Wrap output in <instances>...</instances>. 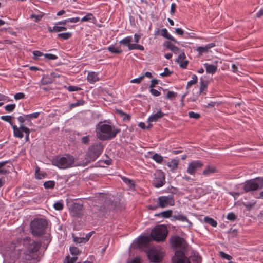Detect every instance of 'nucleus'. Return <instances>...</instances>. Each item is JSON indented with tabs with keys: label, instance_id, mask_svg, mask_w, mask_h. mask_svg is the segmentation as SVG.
<instances>
[{
	"label": "nucleus",
	"instance_id": "nucleus-1",
	"mask_svg": "<svg viewBox=\"0 0 263 263\" xmlns=\"http://www.w3.org/2000/svg\"><path fill=\"white\" fill-rule=\"evenodd\" d=\"M23 245L24 247L23 250L21 249H14L15 252H18V258L21 257L25 260H31L37 257L36 253L39 251L41 245L29 237L23 240Z\"/></svg>",
	"mask_w": 263,
	"mask_h": 263
},
{
	"label": "nucleus",
	"instance_id": "nucleus-2",
	"mask_svg": "<svg viewBox=\"0 0 263 263\" xmlns=\"http://www.w3.org/2000/svg\"><path fill=\"white\" fill-rule=\"evenodd\" d=\"M120 129L115 126L100 122L96 126L97 137L101 140H108L116 137Z\"/></svg>",
	"mask_w": 263,
	"mask_h": 263
},
{
	"label": "nucleus",
	"instance_id": "nucleus-3",
	"mask_svg": "<svg viewBox=\"0 0 263 263\" xmlns=\"http://www.w3.org/2000/svg\"><path fill=\"white\" fill-rule=\"evenodd\" d=\"M103 148V144L100 142L92 144L88 148L86 155V161L79 165L85 166L90 162L95 161L102 153Z\"/></svg>",
	"mask_w": 263,
	"mask_h": 263
},
{
	"label": "nucleus",
	"instance_id": "nucleus-4",
	"mask_svg": "<svg viewBox=\"0 0 263 263\" xmlns=\"http://www.w3.org/2000/svg\"><path fill=\"white\" fill-rule=\"evenodd\" d=\"M52 164L60 169H66L75 166L74 159L70 155L56 157L53 159Z\"/></svg>",
	"mask_w": 263,
	"mask_h": 263
},
{
	"label": "nucleus",
	"instance_id": "nucleus-5",
	"mask_svg": "<svg viewBox=\"0 0 263 263\" xmlns=\"http://www.w3.org/2000/svg\"><path fill=\"white\" fill-rule=\"evenodd\" d=\"M168 234V230L164 225H158L152 231L151 237L157 242L164 241Z\"/></svg>",
	"mask_w": 263,
	"mask_h": 263
},
{
	"label": "nucleus",
	"instance_id": "nucleus-6",
	"mask_svg": "<svg viewBox=\"0 0 263 263\" xmlns=\"http://www.w3.org/2000/svg\"><path fill=\"white\" fill-rule=\"evenodd\" d=\"M47 225V221L42 218L33 220L30 224L31 232L34 236H40L43 233Z\"/></svg>",
	"mask_w": 263,
	"mask_h": 263
},
{
	"label": "nucleus",
	"instance_id": "nucleus-7",
	"mask_svg": "<svg viewBox=\"0 0 263 263\" xmlns=\"http://www.w3.org/2000/svg\"><path fill=\"white\" fill-rule=\"evenodd\" d=\"M263 187V178L257 177L245 182L243 190L246 192L256 191Z\"/></svg>",
	"mask_w": 263,
	"mask_h": 263
},
{
	"label": "nucleus",
	"instance_id": "nucleus-8",
	"mask_svg": "<svg viewBox=\"0 0 263 263\" xmlns=\"http://www.w3.org/2000/svg\"><path fill=\"white\" fill-rule=\"evenodd\" d=\"M163 255V252L159 247L151 249L147 252L148 258L153 262H161Z\"/></svg>",
	"mask_w": 263,
	"mask_h": 263
},
{
	"label": "nucleus",
	"instance_id": "nucleus-9",
	"mask_svg": "<svg viewBox=\"0 0 263 263\" xmlns=\"http://www.w3.org/2000/svg\"><path fill=\"white\" fill-rule=\"evenodd\" d=\"M157 203L159 207L165 208L168 206H173L175 201L173 195L162 196L157 198Z\"/></svg>",
	"mask_w": 263,
	"mask_h": 263
},
{
	"label": "nucleus",
	"instance_id": "nucleus-10",
	"mask_svg": "<svg viewBox=\"0 0 263 263\" xmlns=\"http://www.w3.org/2000/svg\"><path fill=\"white\" fill-rule=\"evenodd\" d=\"M165 183L164 173L160 170H157L154 173V178L153 181V185L157 188L162 187Z\"/></svg>",
	"mask_w": 263,
	"mask_h": 263
},
{
	"label": "nucleus",
	"instance_id": "nucleus-11",
	"mask_svg": "<svg viewBox=\"0 0 263 263\" xmlns=\"http://www.w3.org/2000/svg\"><path fill=\"white\" fill-rule=\"evenodd\" d=\"M23 133L25 134V141H28L29 139V134L30 130L27 127H17V126L13 127L14 136L22 139L24 137Z\"/></svg>",
	"mask_w": 263,
	"mask_h": 263
},
{
	"label": "nucleus",
	"instance_id": "nucleus-12",
	"mask_svg": "<svg viewBox=\"0 0 263 263\" xmlns=\"http://www.w3.org/2000/svg\"><path fill=\"white\" fill-rule=\"evenodd\" d=\"M203 166L202 162L199 160L193 161L189 164L187 172L191 175H194L196 172Z\"/></svg>",
	"mask_w": 263,
	"mask_h": 263
},
{
	"label": "nucleus",
	"instance_id": "nucleus-13",
	"mask_svg": "<svg viewBox=\"0 0 263 263\" xmlns=\"http://www.w3.org/2000/svg\"><path fill=\"white\" fill-rule=\"evenodd\" d=\"M170 243L173 248H183L185 247L186 243L185 240L181 237L175 235L171 237Z\"/></svg>",
	"mask_w": 263,
	"mask_h": 263
},
{
	"label": "nucleus",
	"instance_id": "nucleus-14",
	"mask_svg": "<svg viewBox=\"0 0 263 263\" xmlns=\"http://www.w3.org/2000/svg\"><path fill=\"white\" fill-rule=\"evenodd\" d=\"M173 263H190L189 259L185 256L181 251H177L172 258Z\"/></svg>",
	"mask_w": 263,
	"mask_h": 263
},
{
	"label": "nucleus",
	"instance_id": "nucleus-15",
	"mask_svg": "<svg viewBox=\"0 0 263 263\" xmlns=\"http://www.w3.org/2000/svg\"><path fill=\"white\" fill-rule=\"evenodd\" d=\"M164 114L163 113L161 110L158 111L155 114H154L150 116L147 119V122L149 123L147 128H151L152 127V125L151 124V122H157L163 117Z\"/></svg>",
	"mask_w": 263,
	"mask_h": 263
},
{
	"label": "nucleus",
	"instance_id": "nucleus-16",
	"mask_svg": "<svg viewBox=\"0 0 263 263\" xmlns=\"http://www.w3.org/2000/svg\"><path fill=\"white\" fill-rule=\"evenodd\" d=\"M185 59L186 56L184 53L182 52L179 55L177 60V62L179 64L180 67L182 68H186L188 64V61Z\"/></svg>",
	"mask_w": 263,
	"mask_h": 263
},
{
	"label": "nucleus",
	"instance_id": "nucleus-17",
	"mask_svg": "<svg viewBox=\"0 0 263 263\" xmlns=\"http://www.w3.org/2000/svg\"><path fill=\"white\" fill-rule=\"evenodd\" d=\"M215 46V43H211L207 44L205 46L198 47L196 50L198 51L200 55H202L203 53H206L209 51V49L214 47Z\"/></svg>",
	"mask_w": 263,
	"mask_h": 263
},
{
	"label": "nucleus",
	"instance_id": "nucleus-18",
	"mask_svg": "<svg viewBox=\"0 0 263 263\" xmlns=\"http://www.w3.org/2000/svg\"><path fill=\"white\" fill-rule=\"evenodd\" d=\"M87 80L90 83H94L99 80L98 74L95 72H88Z\"/></svg>",
	"mask_w": 263,
	"mask_h": 263
},
{
	"label": "nucleus",
	"instance_id": "nucleus-19",
	"mask_svg": "<svg viewBox=\"0 0 263 263\" xmlns=\"http://www.w3.org/2000/svg\"><path fill=\"white\" fill-rule=\"evenodd\" d=\"M203 65L205 68L206 72L208 73L214 74L217 69V66L216 65L204 63Z\"/></svg>",
	"mask_w": 263,
	"mask_h": 263
},
{
	"label": "nucleus",
	"instance_id": "nucleus-20",
	"mask_svg": "<svg viewBox=\"0 0 263 263\" xmlns=\"http://www.w3.org/2000/svg\"><path fill=\"white\" fill-rule=\"evenodd\" d=\"M179 164V160L177 159H172L167 163L168 167L170 168L171 171L174 172L177 170Z\"/></svg>",
	"mask_w": 263,
	"mask_h": 263
},
{
	"label": "nucleus",
	"instance_id": "nucleus-21",
	"mask_svg": "<svg viewBox=\"0 0 263 263\" xmlns=\"http://www.w3.org/2000/svg\"><path fill=\"white\" fill-rule=\"evenodd\" d=\"M53 82V79L48 75H44L40 82V86H44Z\"/></svg>",
	"mask_w": 263,
	"mask_h": 263
},
{
	"label": "nucleus",
	"instance_id": "nucleus-22",
	"mask_svg": "<svg viewBox=\"0 0 263 263\" xmlns=\"http://www.w3.org/2000/svg\"><path fill=\"white\" fill-rule=\"evenodd\" d=\"M160 34L162 36L167 39L170 40L174 42H177L176 39L168 33L167 30L166 28L161 29Z\"/></svg>",
	"mask_w": 263,
	"mask_h": 263
},
{
	"label": "nucleus",
	"instance_id": "nucleus-23",
	"mask_svg": "<svg viewBox=\"0 0 263 263\" xmlns=\"http://www.w3.org/2000/svg\"><path fill=\"white\" fill-rule=\"evenodd\" d=\"M164 45L174 53L177 54L179 53V49L177 46L172 44L171 42H166L164 43Z\"/></svg>",
	"mask_w": 263,
	"mask_h": 263
},
{
	"label": "nucleus",
	"instance_id": "nucleus-24",
	"mask_svg": "<svg viewBox=\"0 0 263 263\" xmlns=\"http://www.w3.org/2000/svg\"><path fill=\"white\" fill-rule=\"evenodd\" d=\"M149 241V237L147 236H140L139 237L138 243L139 245H146Z\"/></svg>",
	"mask_w": 263,
	"mask_h": 263
},
{
	"label": "nucleus",
	"instance_id": "nucleus-25",
	"mask_svg": "<svg viewBox=\"0 0 263 263\" xmlns=\"http://www.w3.org/2000/svg\"><path fill=\"white\" fill-rule=\"evenodd\" d=\"M216 168L211 166H208L203 171V174L205 176H209L212 174L216 172Z\"/></svg>",
	"mask_w": 263,
	"mask_h": 263
},
{
	"label": "nucleus",
	"instance_id": "nucleus-26",
	"mask_svg": "<svg viewBox=\"0 0 263 263\" xmlns=\"http://www.w3.org/2000/svg\"><path fill=\"white\" fill-rule=\"evenodd\" d=\"M128 48L129 50H139L141 51H143L144 50V48L143 46L138 44L137 43H135V44L130 43V44L128 45Z\"/></svg>",
	"mask_w": 263,
	"mask_h": 263
},
{
	"label": "nucleus",
	"instance_id": "nucleus-27",
	"mask_svg": "<svg viewBox=\"0 0 263 263\" xmlns=\"http://www.w3.org/2000/svg\"><path fill=\"white\" fill-rule=\"evenodd\" d=\"M133 40V37L132 36H128L124 39H123L122 40H121L119 42L120 44H122L124 46H127L128 47V45L130 44L131 42Z\"/></svg>",
	"mask_w": 263,
	"mask_h": 263
},
{
	"label": "nucleus",
	"instance_id": "nucleus-28",
	"mask_svg": "<svg viewBox=\"0 0 263 263\" xmlns=\"http://www.w3.org/2000/svg\"><path fill=\"white\" fill-rule=\"evenodd\" d=\"M108 50L109 52L112 53H121L122 51L120 49L119 47L115 45H111L108 47Z\"/></svg>",
	"mask_w": 263,
	"mask_h": 263
},
{
	"label": "nucleus",
	"instance_id": "nucleus-29",
	"mask_svg": "<svg viewBox=\"0 0 263 263\" xmlns=\"http://www.w3.org/2000/svg\"><path fill=\"white\" fill-rule=\"evenodd\" d=\"M242 204L246 207L247 210L250 211L256 204V201L255 200H252L249 202H242Z\"/></svg>",
	"mask_w": 263,
	"mask_h": 263
},
{
	"label": "nucleus",
	"instance_id": "nucleus-30",
	"mask_svg": "<svg viewBox=\"0 0 263 263\" xmlns=\"http://www.w3.org/2000/svg\"><path fill=\"white\" fill-rule=\"evenodd\" d=\"M1 119L8 122L11 125L13 129V127L17 126L12 122V117L11 116H2L1 117Z\"/></svg>",
	"mask_w": 263,
	"mask_h": 263
},
{
	"label": "nucleus",
	"instance_id": "nucleus-31",
	"mask_svg": "<svg viewBox=\"0 0 263 263\" xmlns=\"http://www.w3.org/2000/svg\"><path fill=\"white\" fill-rule=\"evenodd\" d=\"M204 221L206 223H209V224L214 227H216L217 225L216 221H215L214 219L209 217L208 216L205 217L204 218Z\"/></svg>",
	"mask_w": 263,
	"mask_h": 263
},
{
	"label": "nucleus",
	"instance_id": "nucleus-32",
	"mask_svg": "<svg viewBox=\"0 0 263 263\" xmlns=\"http://www.w3.org/2000/svg\"><path fill=\"white\" fill-rule=\"evenodd\" d=\"M123 181L126 184L128 185V186L130 188V189H133L134 187L135 186V183H134V181L132 180V179H130L128 178H126L125 177H123L122 178Z\"/></svg>",
	"mask_w": 263,
	"mask_h": 263
},
{
	"label": "nucleus",
	"instance_id": "nucleus-33",
	"mask_svg": "<svg viewBox=\"0 0 263 263\" xmlns=\"http://www.w3.org/2000/svg\"><path fill=\"white\" fill-rule=\"evenodd\" d=\"M66 29L67 28L65 26L61 24H58V22L55 23L54 26V30H55V32H61L66 30Z\"/></svg>",
	"mask_w": 263,
	"mask_h": 263
},
{
	"label": "nucleus",
	"instance_id": "nucleus-34",
	"mask_svg": "<svg viewBox=\"0 0 263 263\" xmlns=\"http://www.w3.org/2000/svg\"><path fill=\"white\" fill-rule=\"evenodd\" d=\"M172 211L171 210H167L165 211L162 212L159 214H156V216L161 215L164 218H169L171 216Z\"/></svg>",
	"mask_w": 263,
	"mask_h": 263
},
{
	"label": "nucleus",
	"instance_id": "nucleus-35",
	"mask_svg": "<svg viewBox=\"0 0 263 263\" xmlns=\"http://www.w3.org/2000/svg\"><path fill=\"white\" fill-rule=\"evenodd\" d=\"M192 260L195 263H201V257L199 255L198 253H194L191 257Z\"/></svg>",
	"mask_w": 263,
	"mask_h": 263
},
{
	"label": "nucleus",
	"instance_id": "nucleus-36",
	"mask_svg": "<svg viewBox=\"0 0 263 263\" xmlns=\"http://www.w3.org/2000/svg\"><path fill=\"white\" fill-rule=\"evenodd\" d=\"M192 79L189 81L187 84V88L190 87L192 85L195 84L197 82V77L194 74L192 77Z\"/></svg>",
	"mask_w": 263,
	"mask_h": 263
},
{
	"label": "nucleus",
	"instance_id": "nucleus-37",
	"mask_svg": "<svg viewBox=\"0 0 263 263\" xmlns=\"http://www.w3.org/2000/svg\"><path fill=\"white\" fill-rule=\"evenodd\" d=\"M40 115V112H36L32 113L29 115H25V118L27 120H30L32 119H36Z\"/></svg>",
	"mask_w": 263,
	"mask_h": 263
},
{
	"label": "nucleus",
	"instance_id": "nucleus-38",
	"mask_svg": "<svg viewBox=\"0 0 263 263\" xmlns=\"http://www.w3.org/2000/svg\"><path fill=\"white\" fill-rule=\"evenodd\" d=\"M153 159L155 161H156L158 163H161L163 160V157L158 154H155L153 156Z\"/></svg>",
	"mask_w": 263,
	"mask_h": 263
},
{
	"label": "nucleus",
	"instance_id": "nucleus-39",
	"mask_svg": "<svg viewBox=\"0 0 263 263\" xmlns=\"http://www.w3.org/2000/svg\"><path fill=\"white\" fill-rule=\"evenodd\" d=\"M58 36L63 40H67L71 37L72 33L71 32L62 33L58 34Z\"/></svg>",
	"mask_w": 263,
	"mask_h": 263
},
{
	"label": "nucleus",
	"instance_id": "nucleus-40",
	"mask_svg": "<svg viewBox=\"0 0 263 263\" xmlns=\"http://www.w3.org/2000/svg\"><path fill=\"white\" fill-rule=\"evenodd\" d=\"M84 102H85L84 101H83V100H80L77 101L75 103L70 104L69 106V108L71 109L72 108H74V107H77L79 106H81V105H84Z\"/></svg>",
	"mask_w": 263,
	"mask_h": 263
},
{
	"label": "nucleus",
	"instance_id": "nucleus-41",
	"mask_svg": "<svg viewBox=\"0 0 263 263\" xmlns=\"http://www.w3.org/2000/svg\"><path fill=\"white\" fill-rule=\"evenodd\" d=\"M7 163V161L0 162V174H6L8 171L4 168V166Z\"/></svg>",
	"mask_w": 263,
	"mask_h": 263
},
{
	"label": "nucleus",
	"instance_id": "nucleus-42",
	"mask_svg": "<svg viewBox=\"0 0 263 263\" xmlns=\"http://www.w3.org/2000/svg\"><path fill=\"white\" fill-rule=\"evenodd\" d=\"M55 186L54 181H48L44 183V186L45 189H53Z\"/></svg>",
	"mask_w": 263,
	"mask_h": 263
},
{
	"label": "nucleus",
	"instance_id": "nucleus-43",
	"mask_svg": "<svg viewBox=\"0 0 263 263\" xmlns=\"http://www.w3.org/2000/svg\"><path fill=\"white\" fill-rule=\"evenodd\" d=\"M77 259V257H70L69 256H67L66 257L64 263H74Z\"/></svg>",
	"mask_w": 263,
	"mask_h": 263
},
{
	"label": "nucleus",
	"instance_id": "nucleus-44",
	"mask_svg": "<svg viewBox=\"0 0 263 263\" xmlns=\"http://www.w3.org/2000/svg\"><path fill=\"white\" fill-rule=\"evenodd\" d=\"M15 107L16 105L15 104H11L6 105L5 109L7 112H11L14 110Z\"/></svg>",
	"mask_w": 263,
	"mask_h": 263
},
{
	"label": "nucleus",
	"instance_id": "nucleus-45",
	"mask_svg": "<svg viewBox=\"0 0 263 263\" xmlns=\"http://www.w3.org/2000/svg\"><path fill=\"white\" fill-rule=\"evenodd\" d=\"M174 218L178 220H180L181 221H188V219L187 217L182 214H179L178 215L175 216Z\"/></svg>",
	"mask_w": 263,
	"mask_h": 263
},
{
	"label": "nucleus",
	"instance_id": "nucleus-46",
	"mask_svg": "<svg viewBox=\"0 0 263 263\" xmlns=\"http://www.w3.org/2000/svg\"><path fill=\"white\" fill-rule=\"evenodd\" d=\"M70 252L72 255H77L80 253V251L78 248L76 247H70Z\"/></svg>",
	"mask_w": 263,
	"mask_h": 263
},
{
	"label": "nucleus",
	"instance_id": "nucleus-47",
	"mask_svg": "<svg viewBox=\"0 0 263 263\" xmlns=\"http://www.w3.org/2000/svg\"><path fill=\"white\" fill-rule=\"evenodd\" d=\"M43 15L44 14H43L42 13H40L39 14L37 15L32 14V15H31L30 17L32 18H35V22H38L42 19Z\"/></svg>",
	"mask_w": 263,
	"mask_h": 263
},
{
	"label": "nucleus",
	"instance_id": "nucleus-48",
	"mask_svg": "<svg viewBox=\"0 0 263 263\" xmlns=\"http://www.w3.org/2000/svg\"><path fill=\"white\" fill-rule=\"evenodd\" d=\"M18 121L20 123V126L18 127H21V126L26 127L24 125L23 123L25 120H27L25 118V115L24 116H20L17 118Z\"/></svg>",
	"mask_w": 263,
	"mask_h": 263
},
{
	"label": "nucleus",
	"instance_id": "nucleus-49",
	"mask_svg": "<svg viewBox=\"0 0 263 263\" xmlns=\"http://www.w3.org/2000/svg\"><path fill=\"white\" fill-rule=\"evenodd\" d=\"M63 204L61 201L57 202L54 204V208L57 210H61L63 209Z\"/></svg>",
	"mask_w": 263,
	"mask_h": 263
},
{
	"label": "nucleus",
	"instance_id": "nucleus-50",
	"mask_svg": "<svg viewBox=\"0 0 263 263\" xmlns=\"http://www.w3.org/2000/svg\"><path fill=\"white\" fill-rule=\"evenodd\" d=\"M172 73V72L170 71L169 69L167 67L164 68L163 72L160 74V75L162 77H168Z\"/></svg>",
	"mask_w": 263,
	"mask_h": 263
},
{
	"label": "nucleus",
	"instance_id": "nucleus-51",
	"mask_svg": "<svg viewBox=\"0 0 263 263\" xmlns=\"http://www.w3.org/2000/svg\"><path fill=\"white\" fill-rule=\"evenodd\" d=\"M189 116L191 118L198 119L200 117V115L197 112H194L193 111H190L189 112Z\"/></svg>",
	"mask_w": 263,
	"mask_h": 263
},
{
	"label": "nucleus",
	"instance_id": "nucleus-52",
	"mask_svg": "<svg viewBox=\"0 0 263 263\" xmlns=\"http://www.w3.org/2000/svg\"><path fill=\"white\" fill-rule=\"evenodd\" d=\"M176 96V93L172 91H168L166 95V98L168 99L172 100Z\"/></svg>",
	"mask_w": 263,
	"mask_h": 263
},
{
	"label": "nucleus",
	"instance_id": "nucleus-53",
	"mask_svg": "<svg viewBox=\"0 0 263 263\" xmlns=\"http://www.w3.org/2000/svg\"><path fill=\"white\" fill-rule=\"evenodd\" d=\"M93 18V15L91 13H88L87 15H86L85 16H84L82 19V22H87L90 21Z\"/></svg>",
	"mask_w": 263,
	"mask_h": 263
},
{
	"label": "nucleus",
	"instance_id": "nucleus-54",
	"mask_svg": "<svg viewBox=\"0 0 263 263\" xmlns=\"http://www.w3.org/2000/svg\"><path fill=\"white\" fill-rule=\"evenodd\" d=\"M236 215L233 212L228 213L227 216V218L231 221L235 220L236 219Z\"/></svg>",
	"mask_w": 263,
	"mask_h": 263
},
{
	"label": "nucleus",
	"instance_id": "nucleus-55",
	"mask_svg": "<svg viewBox=\"0 0 263 263\" xmlns=\"http://www.w3.org/2000/svg\"><path fill=\"white\" fill-rule=\"evenodd\" d=\"M25 95L24 93L18 92L14 95V98L16 100H18L20 99H24L25 98Z\"/></svg>",
	"mask_w": 263,
	"mask_h": 263
},
{
	"label": "nucleus",
	"instance_id": "nucleus-56",
	"mask_svg": "<svg viewBox=\"0 0 263 263\" xmlns=\"http://www.w3.org/2000/svg\"><path fill=\"white\" fill-rule=\"evenodd\" d=\"M220 256L222 258L226 259H227L228 260H230L232 258L231 256H230V255L227 254H226L224 252H222V251L220 252Z\"/></svg>",
	"mask_w": 263,
	"mask_h": 263
},
{
	"label": "nucleus",
	"instance_id": "nucleus-57",
	"mask_svg": "<svg viewBox=\"0 0 263 263\" xmlns=\"http://www.w3.org/2000/svg\"><path fill=\"white\" fill-rule=\"evenodd\" d=\"M44 56L49 60H54L58 59V57L56 55L50 53H46L44 54Z\"/></svg>",
	"mask_w": 263,
	"mask_h": 263
},
{
	"label": "nucleus",
	"instance_id": "nucleus-58",
	"mask_svg": "<svg viewBox=\"0 0 263 263\" xmlns=\"http://www.w3.org/2000/svg\"><path fill=\"white\" fill-rule=\"evenodd\" d=\"M144 76H140L138 78L134 79L130 81V83H137L139 84L141 83L142 80L143 79Z\"/></svg>",
	"mask_w": 263,
	"mask_h": 263
},
{
	"label": "nucleus",
	"instance_id": "nucleus-59",
	"mask_svg": "<svg viewBox=\"0 0 263 263\" xmlns=\"http://www.w3.org/2000/svg\"><path fill=\"white\" fill-rule=\"evenodd\" d=\"M81 89L79 87L73 86H70L67 87V90L69 91H78L80 90Z\"/></svg>",
	"mask_w": 263,
	"mask_h": 263
},
{
	"label": "nucleus",
	"instance_id": "nucleus-60",
	"mask_svg": "<svg viewBox=\"0 0 263 263\" xmlns=\"http://www.w3.org/2000/svg\"><path fill=\"white\" fill-rule=\"evenodd\" d=\"M150 92L154 96H155V97H158V96H159L161 94L160 92L158 91L156 89H151L150 90Z\"/></svg>",
	"mask_w": 263,
	"mask_h": 263
},
{
	"label": "nucleus",
	"instance_id": "nucleus-61",
	"mask_svg": "<svg viewBox=\"0 0 263 263\" xmlns=\"http://www.w3.org/2000/svg\"><path fill=\"white\" fill-rule=\"evenodd\" d=\"M32 53L34 59L44 55L42 52L37 50L33 51Z\"/></svg>",
	"mask_w": 263,
	"mask_h": 263
},
{
	"label": "nucleus",
	"instance_id": "nucleus-62",
	"mask_svg": "<svg viewBox=\"0 0 263 263\" xmlns=\"http://www.w3.org/2000/svg\"><path fill=\"white\" fill-rule=\"evenodd\" d=\"M89 142V136H84L82 138V142L83 144H88Z\"/></svg>",
	"mask_w": 263,
	"mask_h": 263
},
{
	"label": "nucleus",
	"instance_id": "nucleus-63",
	"mask_svg": "<svg viewBox=\"0 0 263 263\" xmlns=\"http://www.w3.org/2000/svg\"><path fill=\"white\" fill-rule=\"evenodd\" d=\"M83 238L84 237H74V241L79 243L85 242Z\"/></svg>",
	"mask_w": 263,
	"mask_h": 263
},
{
	"label": "nucleus",
	"instance_id": "nucleus-64",
	"mask_svg": "<svg viewBox=\"0 0 263 263\" xmlns=\"http://www.w3.org/2000/svg\"><path fill=\"white\" fill-rule=\"evenodd\" d=\"M175 32L179 35H182L184 33V31L182 29L180 28H177L175 29Z\"/></svg>",
	"mask_w": 263,
	"mask_h": 263
}]
</instances>
